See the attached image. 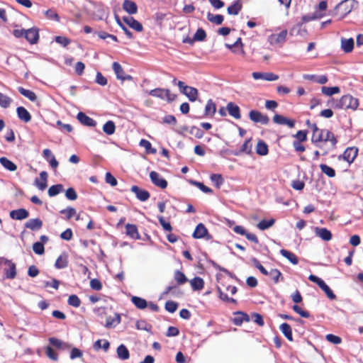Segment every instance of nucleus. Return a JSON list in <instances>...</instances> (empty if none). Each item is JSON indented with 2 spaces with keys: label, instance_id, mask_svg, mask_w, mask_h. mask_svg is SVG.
Instances as JSON below:
<instances>
[{
  "label": "nucleus",
  "instance_id": "1",
  "mask_svg": "<svg viewBox=\"0 0 363 363\" xmlns=\"http://www.w3.org/2000/svg\"><path fill=\"white\" fill-rule=\"evenodd\" d=\"M4 264V276H0V281L7 279H13L16 276V266L11 260L4 257H0V264Z\"/></svg>",
  "mask_w": 363,
  "mask_h": 363
},
{
  "label": "nucleus",
  "instance_id": "2",
  "mask_svg": "<svg viewBox=\"0 0 363 363\" xmlns=\"http://www.w3.org/2000/svg\"><path fill=\"white\" fill-rule=\"evenodd\" d=\"M354 0H343L339 3L335 8V10L340 13V18H343L350 13L355 4Z\"/></svg>",
  "mask_w": 363,
  "mask_h": 363
},
{
  "label": "nucleus",
  "instance_id": "3",
  "mask_svg": "<svg viewBox=\"0 0 363 363\" xmlns=\"http://www.w3.org/2000/svg\"><path fill=\"white\" fill-rule=\"evenodd\" d=\"M177 86L180 92L185 95L190 101L196 100L199 94L197 89L186 85L182 81H178Z\"/></svg>",
  "mask_w": 363,
  "mask_h": 363
},
{
  "label": "nucleus",
  "instance_id": "4",
  "mask_svg": "<svg viewBox=\"0 0 363 363\" xmlns=\"http://www.w3.org/2000/svg\"><path fill=\"white\" fill-rule=\"evenodd\" d=\"M288 31L284 29L279 33H272L267 38V41L271 45H278L281 47L286 40Z\"/></svg>",
  "mask_w": 363,
  "mask_h": 363
},
{
  "label": "nucleus",
  "instance_id": "5",
  "mask_svg": "<svg viewBox=\"0 0 363 363\" xmlns=\"http://www.w3.org/2000/svg\"><path fill=\"white\" fill-rule=\"evenodd\" d=\"M192 237L195 239L204 238L206 240H210L213 238V236L208 233V229L206 228L204 224L200 223L196 226L192 234Z\"/></svg>",
  "mask_w": 363,
  "mask_h": 363
},
{
  "label": "nucleus",
  "instance_id": "6",
  "mask_svg": "<svg viewBox=\"0 0 363 363\" xmlns=\"http://www.w3.org/2000/svg\"><path fill=\"white\" fill-rule=\"evenodd\" d=\"M358 154V149L356 147H349L345 149L343 154L338 156V160H343L349 163L352 164Z\"/></svg>",
  "mask_w": 363,
  "mask_h": 363
},
{
  "label": "nucleus",
  "instance_id": "7",
  "mask_svg": "<svg viewBox=\"0 0 363 363\" xmlns=\"http://www.w3.org/2000/svg\"><path fill=\"white\" fill-rule=\"evenodd\" d=\"M249 118L254 123H259L262 125H267L269 122V117L257 110H251L249 112Z\"/></svg>",
  "mask_w": 363,
  "mask_h": 363
},
{
  "label": "nucleus",
  "instance_id": "8",
  "mask_svg": "<svg viewBox=\"0 0 363 363\" xmlns=\"http://www.w3.org/2000/svg\"><path fill=\"white\" fill-rule=\"evenodd\" d=\"M344 109L356 110L359 106V101L352 95L347 94L342 96Z\"/></svg>",
  "mask_w": 363,
  "mask_h": 363
},
{
  "label": "nucleus",
  "instance_id": "9",
  "mask_svg": "<svg viewBox=\"0 0 363 363\" xmlns=\"http://www.w3.org/2000/svg\"><path fill=\"white\" fill-rule=\"evenodd\" d=\"M150 178L152 184H154L155 186L161 189L167 188L168 184L167 180L162 177H161L160 174L157 172H150Z\"/></svg>",
  "mask_w": 363,
  "mask_h": 363
},
{
  "label": "nucleus",
  "instance_id": "10",
  "mask_svg": "<svg viewBox=\"0 0 363 363\" xmlns=\"http://www.w3.org/2000/svg\"><path fill=\"white\" fill-rule=\"evenodd\" d=\"M234 318L232 319V322L234 325L240 326L243 322H250L251 318L250 316L243 311H236L233 313Z\"/></svg>",
  "mask_w": 363,
  "mask_h": 363
},
{
  "label": "nucleus",
  "instance_id": "11",
  "mask_svg": "<svg viewBox=\"0 0 363 363\" xmlns=\"http://www.w3.org/2000/svg\"><path fill=\"white\" fill-rule=\"evenodd\" d=\"M38 29L36 28H31L29 29H26L25 33V38L30 43L31 45L36 44L39 40V33Z\"/></svg>",
  "mask_w": 363,
  "mask_h": 363
},
{
  "label": "nucleus",
  "instance_id": "12",
  "mask_svg": "<svg viewBox=\"0 0 363 363\" xmlns=\"http://www.w3.org/2000/svg\"><path fill=\"white\" fill-rule=\"evenodd\" d=\"M252 75L255 80L264 79L266 81L272 82L278 79L279 78L278 75L274 74L272 72H255L252 74Z\"/></svg>",
  "mask_w": 363,
  "mask_h": 363
},
{
  "label": "nucleus",
  "instance_id": "13",
  "mask_svg": "<svg viewBox=\"0 0 363 363\" xmlns=\"http://www.w3.org/2000/svg\"><path fill=\"white\" fill-rule=\"evenodd\" d=\"M131 191L135 194L136 198L140 201H146L150 196V193L145 190L140 188L138 186H133Z\"/></svg>",
  "mask_w": 363,
  "mask_h": 363
},
{
  "label": "nucleus",
  "instance_id": "14",
  "mask_svg": "<svg viewBox=\"0 0 363 363\" xmlns=\"http://www.w3.org/2000/svg\"><path fill=\"white\" fill-rule=\"evenodd\" d=\"M123 21L131 28L137 32H141L143 30V26L141 23L135 19L132 16H123Z\"/></svg>",
  "mask_w": 363,
  "mask_h": 363
},
{
  "label": "nucleus",
  "instance_id": "15",
  "mask_svg": "<svg viewBox=\"0 0 363 363\" xmlns=\"http://www.w3.org/2000/svg\"><path fill=\"white\" fill-rule=\"evenodd\" d=\"M273 122L279 125H286L292 128L295 125V121L286 118L280 114H275L273 117Z\"/></svg>",
  "mask_w": 363,
  "mask_h": 363
},
{
  "label": "nucleus",
  "instance_id": "16",
  "mask_svg": "<svg viewBox=\"0 0 363 363\" xmlns=\"http://www.w3.org/2000/svg\"><path fill=\"white\" fill-rule=\"evenodd\" d=\"M9 216L13 220H21L29 216V212L26 208H18L11 211Z\"/></svg>",
  "mask_w": 363,
  "mask_h": 363
},
{
  "label": "nucleus",
  "instance_id": "17",
  "mask_svg": "<svg viewBox=\"0 0 363 363\" xmlns=\"http://www.w3.org/2000/svg\"><path fill=\"white\" fill-rule=\"evenodd\" d=\"M77 118L82 125L88 127H94L96 125V122L93 118L82 111L77 113Z\"/></svg>",
  "mask_w": 363,
  "mask_h": 363
},
{
  "label": "nucleus",
  "instance_id": "18",
  "mask_svg": "<svg viewBox=\"0 0 363 363\" xmlns=\"http://www.w3.org/2000/svg\"><path fill=\"white\" fill-rule=\"evenodd\" d=\"M243 153L247 155H250L252 153L251 138L246 140L239 150L233 151L232 152L235 156H239Z\"/></svg>",
  "mask_w": 363,
  "mask_h": 363
},
{
  "label": "nucleus",
  "instance_id": "19",
  "mask_svg": "<svg viewBox=\"0 0 363 363\" xmlns=\"http://www.w3.org/2000/svg\"><path fill=\"white\" fill-rule=\"evenodd\" d=\"M226 110L229 115L235 119H240L241 118L240 108V107L233 102H229L227 104Z\"/></svg>",
  "mask_w": 363,
  "mask_h": 363
},
{
  "label": "nucleus",
  "instance_id": "20",
  "mask_svg": "<svg viewBox=\"0 0 363 363\" xmlns=\"http://www.w3.org/2000/svg\"><path fill=\"white\" fill-rule=\"evenodd\" d=\"M314 231L315 235L320 238L324 241H329L332 239V233L326 228L315 227Z\"/></svg>",
  "mask_w": 363,
  "mask_h": 363
},
{
  "label": "nucleus",
  "instance_id": "21",
  "mask_svg": "<svg viewBox=\"0 0 363 363\" xmlns=\"http://www.w3.org/2000/svg\"><path fill=\"white\" fill-rule=\"evenodd\" d=\"M121 315L116 313L114 317L107 315L106 317V323L104 324L101 322V324L104 325L106 328H112L118 325L121 323Z\"/></svg>",
  "mask_w": 363,
  "mask_h": 363
},
{
  "label": "nucleus",
  "instance_id": "22",
  "mask_svg": "<svg viewBox=\"0 0 363 363\" xmlns=\"http://www.w3.org/2000/svg\"><path fill=\"white\" fill-rule=\"evenodd\" d=\"M25 228L35 231L40 230L43 226V222L40 218H32L24 224Z\"/></svg>",
  "mask_w": 363,
  "mask_h": 363
},
{
  "label": "nucleus",
  "instance_id": "23",
  "mask_svg": "<svg viewBox=\"0 0 363 363\" xmlns=\"http://www.w3.org/2000/svg\"><path fill=\"white\" fill-rule=\"evenodd\" d=\"M123 9L130 15L135 14L138 12L137 4L131 0H124Z\"/></svg>",
  "mask_w": 363,
  "mask_h": 363
},
{
  "label": "nucleus",
  "instance_id": "24",
  "mask_svg": "<svg viewBox=\"0 0 363 363\" xmlns=\"http://www.w3.org/2000/svg\"><path fill=\"white\" fill-rule=\"evenodd\" d=\"M216 111V104L213 101L210 99L207 101V103L205 106L204 116L201 117H198V118H202L204 116H213Z\"/></svg>",
  "mask_w": 363,
  "mask_h": 363
},
{
  "label": "nucleus",
  "instance_id": "25",
  "mask_svg": "<svg viewBox=\"0 0 363 363\" xmlns=\"http://www.w3.org/2000/svg\"><path fill=\"white\" fill-rule=\"evenodd\" d=\"M16 113L18 118L25 123H28L31 120L30 113L23 106H18L16 108Z\"/></svg>",
  "mask_w": 363,
  "mask_h": 363
},
{
  "label": "nucleus",
  "instance_id": "26",
  "mask_svg": "<svg viewBox=\"0 0 363 363\" xmlns=\"http://www.w3.org/2000/svg\"><path fill=\"white\" fill-rule=\"evenodd\" d=\"M303 78L306 80L313 81L320 84H325L328 82V77L325 75H315V74H305L303 75Z\"/></svg>",
  "mask_w": 363,
  "mask_h": 363
},
{
  "label": "nucleus",
  "instance_id": "27",
  "mask_svg": "<svg viewBox=\"0 0 363 363\" xmlns=\"http://www.w3.org/2000/svg\"><path fill=\"white\" fill-rule=\"evenodd\" d=\"M48 177V173L45 171H43L40 173V178L42 182H40L38 178L35 179V184L40 190L43 191L47 188Z\"/></svg>",
  "mask_w": 363,
  "mask_h": 363
},
{
  "label": "nucleus",
  "instance_id": "28",
  "mask_svg": "<svg viewBox=\"0 0 363 363\" xmlns=\"http://www.w3.org/2000/svg\"><path fill=\"white\" fill-rule=\"evenodd\" d=\"M126 234L133 239L139 240L140 238L138 228L134 224L128 223L125 225Z\"/></svg>",
  "mask_w": 363,
  "mask_h": 363
},
{
  "label": "nucleus",
  "instance_id": "29",
  "mask_svg": "<svg viewBox=\"0 0 363 363\" xmlns=\"http://www.w3.org/2000/svg\"><path fill=\"white\" fill-rule=\"evenodd\" d=\"M354 45V42L352 38H342L341 40V48L345 53L351 52L353 50Z\"/></svg>",
  "mask_w": 363,
  "mask_h": 363
},
{
  "label": "nucleus",
  "instance_id": "30",
  "mask_svg": "<svg viewBox=\"0 0 363 363\" xmlns=\"http://www.w3.org/2000/svg\"><path fill=\"white\" fill-rule=\"evenodd\" d=\"M68 266V257L67 255L63 253L60 255L55 263V267L58 269H65Z\"/></svg>",
  "mask_w": 363,
  "mask_h": 363
},
{
  "label": "nucleus",
  "instance_id": "31",
  "mask_svg": "<svg viewBox=\"0 0 363 363\" xmlns=\"http://www.w3.org/2000/svg\"><path fill=\"white\" fill-rule=\"evenodd\" d=\"M0 164L8 171L14 172L17 169L16 164L6 157L0 158Z\"/></svg>",
  "mask_w": 363,
  "mask_h": 363
},
{
  "label": "nucleus",
  "instance_id": "32",
  "mask_svg": "<svg viewBox=\"0 0 363 363\" xmlns=\"http://www.w3.org/2000/svg\"><path fill=\"white\" fill-rule=\"evenodd\" d=\"M166 93H169L168 89L156 88L149 91L150 96L162 100L165 99Z\"/></svg>",
  "mask_w": 363,
  "mask_h": 363
},
{
  "label": "nucleus",
  "instance_id": "33",
  "mask_svg": "<svg viewBox=\"0 0 363 363\" xmlns=\"http://www.w3.org/2000/svg\"><path fill=\"white\" fill-rule=\"evenodd\" d=\"M280 254L283 257L286 258L291 264H297L298 263V258L294 253H293L287 250L281 249L280 250Z\"/></svg>",
  "mask_w": 363,
  "mask_h": 363
},
{
  "label": "nucleus",
  "instance_id": "34",
  "mask_svg": "<svg viewBox=\"0 0 363 363\" xmlns=\"http://www.w3.org/2000/svg\"><path fill=\"white\" fill-rule=\"evenodd\" d=\"M117 356L122 360H126L130 357V353L125 345L123 344L120 345L117 347Z\"/></svg>",
  "mask_w": 363,
  "mask_h": 363
},
{
  "label": "nucleus",
  "instance_id": "35",
  "mask_svg": "<svg viewBox=\"0 0 363 363\" xmlns=\"http://www.w3.org/2000/svg\"><path fill=\"white\" fill-rule=\"evenodd\" d=\"M269 152L268 145L265 142L259 140L256 146V153L261 156H265Z\"/></svg>",
  "mask_w": 363,
  "mask_h": 363
},
{
  "label": "nucleus",
  "instance_id": "36",
  "mask_svg": "<svg viewBox=\"0 0 363 363\" xmlns=\"http://www.w3.org/2000/svg\"><path fill=\"white\" fill-rule=\"evenodd\" d=\"M279 330L281 331L286 338H287V340L289 341L293 340L291 327L289 324L286 323L281 324L279 326Z\"/></svg>",
  "mask_w": 363,
  "mask_h": 363
},
{
  "label": "nucleus",
  "instance_id": "37",
  "mask_svg": "<svg viewBox=\"0 0 363 363\" xmlns=\"http://www.w3.org/2000/svg\"><path fill=\"white\" fill-rule=\"evenodd\" d=\"M190 284L194 291H200L204 286V281L199 277H196L190 281Z\"/></svg>",
  "mask_w": 363,
  "mask_h": 363
},
{
  "label": "nucleus",
  "instance_id": "38",
  "mask_svg": "<svg viewBox=\"0 0 363 363\" xmlns=\"http://www.w3.org/2000/svg\"><path fill=\"white\" fill-rule=\"evenodd\" d=\"M110 347V342L107 340H98L94 342L93 348L95 350L103 349L105 352H107Z\"/></svg>",
  "mask_w": 363,
  "mask_h": 363
},
{
  "label": "nucleus",
  "instance_id": "39",
  "mask_svg": "<svg viewBox=\"0 0 363 363\" xmlns=\"http://www.w3.org/2000/svg\"><path fill=\"white\" fill-rule=\"evenodd\" d=\"M131 301L139 309H145L147 307V301L141 297L133 296L131 298Z\"/></svg>",
  "mask_w": 363,
  "mask_h": 363
},
{
  "label": "nucleus",
  "instance_id": "40",
  "mask_svg": "<svg viewBox=\"0 0 363 363\" xmlns=\"http://www.w3.org/2000/svg\"><path fill=\"white\" fill-rule=\"evenodd\" d=\"M325 133V129H321L319 132H318L316 134H313L311 138V142L313 143L316 147L321 148V145H320V143L323 142L324 136L323 133Z\"/></svg>",
  "mask_w": 363,
  "mask_h": 363
},
{
  "label": "nucleus",
  "instance_id": "41",
  "mask_svg": "<svg viewBox=\"0 0 363 363\" xmlns=\"http://www.w3.org/2000/svg\"><path fill=\"white\" fill-rule=\"evenodd\" d=\"M18 91L23 96L28 98L31 101H35L37 99L36 94L31 90L26 89L22 86L18 87Z\"/></svg>",
  "mask_w": 363,
  "mask_h": 363
},
{
  "label": "nucleus",
  "instance_id": "42",
  "mask_svg": "<svg viewBox=\"0 0 363 363\" xmlns=\"http://www.w3.org/2000/svg\"><path fill=\"white\" fill-rule=\"evenodd\" d=\"M103 131L108 135H113L116 131V125L113 121H108L103 125Z\"/></svg>",
  "mask_w": 363,
  "mask_h": 363
},
{
  "label": "nucleus",
  "instance_id": "43",
  "mask_svg": "<svg viewBox=\"0 0 363 363\" xmlns=\"http://www.w3.org/2000/svg\"><path fill=\"white\" fill-rule=\"evenodd\" d=\"M274 223L275 220L274 218L269 220L263 219L257 223V227L261 230H265L271 228Z\"/></svg>",
  "mask_w": 363,
  "mask_h": 363
},
{
  "label": "nucleus",
  "instance_id": "44",
  "mask_svg": "<svg viewBox=\"0 0 363 363\" xmlns=\"http://www.w3.org/2000/svg\"><path fill=\"white\" fill-rule=\"evenodd\" d=\"M189 182L191 185H194V186L198 187L203 193L211 194L213 192V190L211 188L204 185L203 183H202V182H198L196 180H193V179H190Z\"/></svg>",
  "mask_w": 363,
  "mask_h": 363
},
{
  "label": "nucleus",
  "instance_id": "45",
  "mask_svg": "<svg viewBox=\"0 0 363 363\" xmlns=\"http://www.w3.org/2000/svg\"><path fill=\"white\" fill-rule=\"evenodd\" d=\"M174 279L178 285H183L188 281L186 275L179 270H176L174 275Z\"/></svg>",
  "mask_w": 363,
  "mask_h": 363
},
{
  "label": "nucleus",
  "instance_id": "46",
  "mask_svg": "<svg viewBox=\"0 0 363 363\" xmlns=\"http://www.w3.org/2000/svg\"><path fill=\"white\" fill-rule=\"evenodd\" d=\"M139 145L140 146L144 147L146 152L148 154H155L157 152V150L152 147L150 142L145 139H141Z\"/></svg>",
  "mask_w": 363,
  "mask_h": 363
},
{
  "label": "nucleus",
  "instance_id": "47",
  "mask_svg": "<svg viewBox=\"0 0 363 363\" xmlns=\"http://www.w3.org/2000/svg\"><path fill=\"white\" fill-rule=\"evenodd\" d=\"M210 179L217 189H220L224 182V179L220 174H212L210 176Z\"/></svg>",
  "mask_w": 363,
  "mask_h": 363
},
{
  "label": "nucleus",
  "instance_id": "48",
  "mask_svg": "<svg viewBox=\"0 0 363 363\" xmlns=\"http://www.w3.org/2000/svg\"><path fill=\"white\" fill-rule=\"evenodd\" d=\"M62 191H63V185L61 184H57L51 186L48 189V193L50 197H53V196H55L57 194H59Z\"/></svg>",
  "mask_w": 363,
  "mask_h": 363
},
{
  "label": "nucleus",
  "instance_id": "49",
  "mask_svg": "<svg viewBox=\"0 0 363 363\" xmlns=\"http://www.w3.org/2000/svg\"><path fill=\"white\" fill-rule=\"evenodd\" d=\"M207 19L210 22L213 23L216 25H220L223 22L224 17L223 15L220 14L213 15L212 13L208 12L207 14Z\"/></svg>",
  "mask_w": 363,
  "mask_h": 363
},
{
  "label": "nucleus",
  "instance_id": "50",
  "mask_svg": "<svg viewBox=\"0 0 363 363\" xmlns=\"http://www.w3.org/2000/svg\"><path fill=\"white\" fill-rule=\"evenodd\" d=\"M319 287L325 292L329 299L335 300L336 298L335 294L325 281Z\"/></svg>",
  "mask_w": 363,
  "mask_h": 363
},
{
  "label": "nucleus",
  "instance_id": "51",
  "mask_svg": "<svg viewBox=\"0 0 363 363\" xmlns=\"http://www.w3.org/2000/svg\"><path fill=\"white\" fill-rule=\"evenodd\" d=\"M241 9V4H240L238 1H235L233 4L228 7V13L230 15H238Z\"/></svg>",
  "mask_w": 363,
  "mask_h": 363
},
{
  "label": "nucleus",
  "instance_id": "52",
  "mask_svg": "<svg viewBox=\"0 0 363 363\" xmlns=\"http://www.w3.org/2000/svg\"><path fill=\"white\" fill-rule=\"evenodd\" d=\"M321 91L323 94L330 96L338 94L340 91V89L338 86H323Z\"/></svg>",
  "mask_w": 363,
  "mask_h": 363
},
{
  "label": "nucleus",
  "instance_id": "53",
  "mask_svg": "<svg viewBox=\"0 0 363 363\" xmlns=\"http://www.w3.org/2000/svg\"><path fill=\"white\" fill-rule=\"evenodd\" d=\"M112 68L118 79H121V77L124 75V74H126L124 72L121 65L117 62H114L113 63Z\"/></svg>",
  "mask_w": 363,
  "mask_h": 363
},
{
  "label": "nucleus",
  "instance_id": "54",
  "mask_svg": "<svg viewBox=\"0 0 363 363\" xmlns=\"http://www.w3.org/2000/svg\"><path fill=\"white\" fill-rule=\"evenodd\" d=\"M116 21L119 27L123 30L128 38L132 39L133 38V33L121 22L118 16H115Z\"/></svg>",
  "mask_w": 363,
  "mask_h": 363
},
{
  "label": "nucleus",
  "instance_id": "55",
  "mask_svg": "<svg viewBox=\"0 0 363 363\" xmlns=\"http://www.w3.org/2000/svg\"><path fill=\"white\" fill-rule=\"evenodd\" d=\"M267 276H269L276 284L279 281V278L283 279L281 272L277 269H272L270 272H268Z\"/></svg>",
  "mask_w": 363,
  "mask_h": 363
},
{
  "label": "nucleus",
  "instance_id": "56",
  "mask_svg": "<svg viewBox=\"0 0 363 363\" xmlns=\"http://www.w3.org/2000/svg\"><path fill=\"white\" fill-rule=\"evenodd\" d=\"M320 168L323 173L326 174L329 177H335V171L333 168L325 164H320Z\"/></svg>",
  "mask_w": 363,
  "mask_h": 363
},
{
  "label": "nucleus",
  "instance_id": "57",
  "mask_svg": "<svg viewBox=\"0 0 363 363\" xmlns=\"http://www.w3.org/2000/svg\"><path fill=\"white\" fill-rule=\"evenodd\" d=\"M11 101H12V99L9 96L0 92V106L1 107L4 108H6L9 107Z\"/></svg>",
  "mask_w": 363,
  "mask_h": 363
},
{
  "label": "nucleus",
  "instance_id": "58",
  "mask_svg": "<svg viewBox=\"0 0 363 363\" xmlns=\"http://www.w3.org/2000/svg\"><path fill=\"white\" fill-rule=\"evenodd\" d=\"M135 327L138 330L150 331L151 330V325L147 323L144 320H140L136 322Z\"/></svg>",
  "mask_w": 363,
  "mask_h": 363
},
{
  "label": "nucleus",
  "instance_id": "59",
  "mask_svg": "<svg viewBox=\"0 0 363 363\" xmlns=\"http://www.w3.org/2000/svg\"><path fill=\"white\" fill-rule=\"evenodd\" d=\"M206 33L201 28H198L196 32L194 35V40L198 42L203 41L206 39Z\"/></svg>",
  "mask_w": 363,
  "mask_h": 363
},
{
  "label": "nucleus",
  "instance_id": "60",
  "mask_svg": "<svg viewBox=\"0 0 363 363\" xmlns=\"http://www.w3.org/2000/svg\"><path fill=\"white\" fill-rule=\"evenodd\" d=\"M76 210L73 207L69 206L65 209H62L60 211V214L65 215L66 219L69 220L76 214Z\"/></svg>",
  "mask_w": 363,
  "mask_h": 363
},
{
  "label": "nucleus",
  "instance_id": "61",
  "mask_svg": "<svg viewBox=\"0 0 363 363\" xmlns=\"http://www.w3.org/2000/svg\"><path fill=\"white\" fill-rule=\"evenodd\" d=\"M67 303L69 306L77 308L80 306L81 301L77 295L72 294L69 296Z\"/></svg>",
  "mask_w": 363,
  "mask_h": 363
},
{
  "label": "nucleus",
  "instance_id": "62",
  "mask_svg": "<svg viewBox=\"0 0 363 363\" xmlns=\"http://www.w3.org/2000/svg\"><path fill=\"white\" fill-rule=\"evenodd\" d=\"M34 252L38 255H41L45 252L44 244L41 242H35L33 245Z\"/></svg>",
  "mask_w": 363,
  "mask_h": 363
},
{
  "label": "nucleus",
  "instance_id": "63",
  "mask_svg": "<svg viewBox=\"0 0 363 363\" xmlns=\"http://www.w3.org/2000/svg\"><path fill=\"white\" fill-rule=\"evenodd\" d=\"M189 133L191 135H194L198 139L202 138L204 135V132L201 129L195 125L191 127Z\"/></svg>",
  "mask_w": 363,
  "mask_h": 363
},
{
  "label": "nucleus",
  "instance_id": "64",
  "mask_svg": "<svg viewBox=\"0 0 363 363\" xmlns=\"http://www.w3.org/2000/svg\"><path fill=\"white\" fill-rule=\"evenodd\" d=\"M165 310L167 311L168 312L172 313H174L177 308H178V303L175 301H167L166 303H165Z\"/></svg>",
  "mask_w": 363,
  "mask_h": 363
}]
</instances>
